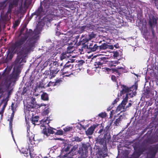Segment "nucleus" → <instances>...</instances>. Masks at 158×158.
<instances>
[{"instance_id": "nucleus-47", "label": "nucleus", "mask_w": 158, "mask_h": 158, "mask_svg": "<svg viewBox=\"0 0 158 158\" xmlns=\"http://www.w3.org/2000/svg\"><path fill=\"white\" fill-rule=\"evenodd\" d=\"M73 48V46H69L67 48V51L69 52H72L73 50H72Z\"/></svg>"}, {"instance_id": "nucleus-41", "label": "nucleus", "mask_w": 158, "mask_h": 158, "mask_svg": "<svg viewBox=\"0 0 158 158\" xmlns=\"http://www.w3.org/2000/svg\"><path fill=\"white\" fill-rule=\"evenodd\" d=\"M52 60H48L47 61H46L44 64L43 65L44 66V67H47L48 65L49 64V66L50 67V64L51 63V62H52Z\"/></svg>"}, {"instance_id": "nucleus-37", "label": "nucleus", "mask_w": 158, "mask_h": 158, "mask_svg": "<svg viewBox=\"0 0 158 158\" xmlns=\"http://www.w3.org/2000/svg\"><path fill=\"white\" fill-rule=\"evenodd\" d=\"M66 53L65 52H63L61 54L60 56V60H63L64 59H66L67 58L66 57Z\"/></svg>"}, {"instance_id": "nucleus-31", "label": "nucleus", "mask_w": 158, "mask_h": 158, "mask_svg": "<svg viewBox=\"0 0 158 158\" xmlns=\"http://www.w3.org/2000/svg\"><path fill=\"white\" fill-rule=\"evenodd\" d=\"M12 92V91L11 90H9L8 92L7 96L5 98H4L3 99V101H4V102H6L7 104L9 100V98Z\"/></svg>"}, {"instance_id": "nucleus-63", "label": "nucleus", "mask_w": 158, "mask_h": 158, "mask_svg": "<svg viewBox=\"0 0 158 158\" xmlns=\"http://www.w3.org/2000/svg\"><path fill=\"white\" fill-rule=\"evenodd\" d=\"M116 69H117L118 70H119V71H122L123 72V70L124 69L122 67H118Z\"/></svg>"}, {"instance_id": "nucleus-34", "label": "nucleus", "mask_w": 158, "mask_h": 158, "mask_svg": "<svg viewBox=\"0 0 158 158\" xmlns=\"http://www.w3.org/2000/svg\"><path fill=\"white\" fill-rule=\"evenodd\" d=\"M28 90V86H24L23 88V91L21 93V95H24L26 93L27 91Z\"/></svg>"}, {"instance_id": "nucleus-20", "label": "nucleus", "mask_w": 158, "mask_h": 158, "mask_svg": "<svg viewBox=\"0 0 158 158\" xmlns=\"http://www.w3.org/2000/svg\"><path fill=\"white\" fill-rule=\"evenodd\" d=\"M151 152L152 153V156L149 158H153L156 155L158 150L155 145L151 147L150 150Z\"/></svg>"}, {"instance_id": "nucleus-42", "label": "nucleus", "mask_w": 158, "mask_h": 158, "mask_svg": "<svg viewBox=\"0 0 158 158\" xmlns=\"http://www.w3.org/2000/svg\"><path fill=\"white\" fill-rule=\"evenodd\" d=\"M73 141H75L76 142H81L82 140V139L79 138L78 136H75L73 138Z\"/></svg>"}, {"instance_id": "nucleus-60", "label": "nucleus", "mask_w": 158, "mask_h": 158, "mask_svg": "<svg viewBox=\"0 0 158 158\" xmlns=\"http://www.w3.org/2000/svg\"><path fill=\"white\" fill-rule=\"evenodd\" d=\"M119 100V98H116L113 101V102L112 103V105H114V104L116 103Z\"/></svg>"}, {"instance_id": "nucleus-58", "label": "nucleus", "mask_w": 158, "mask_h": 158, "mask_svg": "<svg viewBox=\"0 0 158 158\" xmlns=\"http://www.w3.org/2000/svg\"><path fill=\"white\" fill-rule=\"evenodd\" d=\"M132 87V88H134V89H135V90H136L138 88V84L137 82H135V85H133Z\"/></svg>"}, {"instance_id": "nucleus-48", "label": "nucleus", "mask_w": 158, "mask_h": 158, "mask_svg": "<svg viewBox=\"0 0 158 158\" xmlns=\"http://www.w3.org/2000/svg\"><path fill=\"white\" fill-rule=\"evenodd\" d=\"M37 87H38L36 86L35 87V88L33 89V91H35V92H38L40 93L41 92V89Z\"/></svg>"}, {"instance_id": "nucleus-52", "label": "nucleus", "mask_w": 158, "mask_h": 158, "mask_svg": "<svg viewBox=\"0 0 158 158\" xmlns=\"http://www.w3.org/2000/svg\"><path fill=\"white\" fill-rule=\"evenodd\" d=\"M110 125L111 124H110L109 125L105 127V128L104 130V132H109Z\"/></svg>"}, {"instance_id": "nucleus-15", "label": "nucleus", "mask_w": 158, "mask_h": 158, "mask_svg": "<svg viewBox=\"0 0 158 158\" xmlns=\"http://www.w3.org/2000/svg\"><path fill=\"white\" fill-rule=\"evenodd\" d=\"M78 145L77 144L75 145L70 149V151L69 152V153L71 157L77 154L78 148Z\"/></svg>"}, {"instance_id": "nucleus-9", "label": "nucleus", "mask_w": 158, "mask_h": 158, "mask_svg": "<svg viewBox=\"0 0 158 158\" xmlns=\"http://www.w3.org/2000/svg\"><path fill=\"white\" fill-rule=\"evenodd\" d=\"M69 61H68L64 65L62 71L63 73L68 74V75H65L66 76H69L70 75L72 74L71 69L73 68V65L71 64H69Z\"/></svg>"}, {"instance_id": "nucleus-23", "label": "nucleus", "mask_w": 158, "mask_h": 158, "mask_svg": "<svg viewBox=\"0 0 158 158\" xmlns=\"http://www.w3.org/2000/svg\"><path fill=\"white\" fill-rule=\"evenodd\" d=\"M140 30L143 33V35H145L148 32V30L146 27V24H143L142 27L140 28Z\"/></svg>"}, {"instance_id": "nucleus-38", "label": "nucleus", "mask_w": 158, "mask_h": 158, "mask_svg": "<svg viewBox=\"0 0 158 158\" xmlns=\"http://www.w3.org/2000/svg\"><path fill=\"white\" fill-rule=\"evenodd\" d=\"M112 71L116 72V73L119 76L120 74L123 73L122 71H119L118 70L116 69H112Z\"/></svg>"}, {"instance_id": "nucleus-35", "label": "nucleus", "mask_w": 158, "mask_h": 158, "mask_svg": "<svg viewBox=\"0 0 158 158\" xmlns=\"http://www.w3.org/2000/svg\"><path fill=\"white\" fill-rule=\"evenodd\" d=\"M124 107L125 106H123V105L121 103L118 106L117 110L118 111H120L122 110H123L124 109Z\"/></svg>"}, {"instance_id": "nucleus-28", "label": "nucleus", "mask_w": 158, "mask_h": 158, "mask_svg": "<svg viewBox=\"0 0 158 158\" xmlns=\"http://www.w3.org/2000/svg\"><path fill=\"white\" fill-rule=\"evenodd\" d=\"M41 99L44 101H47L48 100V94L46 93H43L41 95Z\"/></svg>"}, {"instance_id": "nucleus-4", "label": "nucleus", "mask_w": 158, "mask_h": 158, "mask_svg": "<svg viewBox=\"0 0 158 158\" xmlns=\"http://www.w3.org/2000/svg\"><path fill=\"white\" fill-rule=\"evenodd\" d=\"M41 31V29L38 27H37L33 31V34H33L34 35L31 37H30L28 39V42L26 43H24L25 45H27V46H30L31 49L33 50L34 48L35 47V44L36 43L37 38L39 37L38 35L40 33Z\"/></svg>"}, {"instance_id": "nucleus-10", "label": "nucleus", "mask_w": 158, "mask_h": 158, "mask_svg": "<svg viewBox=\"0 0 158 158\" xmlns=\"http://www.w3.org/2000/svg\"><path fill=\"white\" fill-rule=\"evenodd\" d=\"M89 41L88 39L85 38L84 37H82L81 39L77 43V45H81V48L83 50L84 49H86L88 47V42Z\"/></svg>"}, {"instance_id": "nucleus-46", "label": "nucleus", "mask_w": 158, "mask_h": 158, "mask_svg": "<svg viewBox=\"0 0 158 158\" xmlns=\"http://www.w3.org/2000/svg\"><path fill=\"white\" fill-rule=\"evenodd\" d=\"M89 38L88 39L89 40H90L93 38H94L95 37V35L94 34L93 32L91 33L90 34H89Z\"/></svg>"}, {"instance_id": "nucleus-49", "label": "nucleus", "mask_w": 158, "mask_h": 158, "mask_svg": "<svg viewBox=\"0 0 158 158\" xmlns=\"http://www.w3.org/2000/svg\"><path fill=\"white\" fill-rule=\"evenodd\" d=\"M55 134L57 135H61L63 134V132L61 130H59L57 131Z\"/></svg>"}, {"instance_id": "nucleus-17", "label": "nucleus", "mask_w": 158, "mask_h": 158, "mask_svg": "<svg viewBox=\"0 0 158 158\" xmlns=\"http://www.w3.org/2000/svg\"><path fill=\"white\" fill-rule=\"evenodd\" d=\"M6 102H4L2 100L0 103V115H3L5 109L7 105Z\"/></svg>"}, {"instance_id": "nucleus-22", "label": "nucleus", "mask_w": 158, "mask_h": 158, "mask_svg": "<svg viewBox=\"0 0 158 158\" xmlns=\"http://www.w3.org/2000/svg\"><path fill=\"white\" fill-rule=\"evenodd\" d=\"M44 80H42L39 82L36 86L40 89H45L46 87V83L44 82Z\"/></svg>"}, {"instance_id": "nucleus-45", "label": "nucleus", "mask_w": 158, "mask_h": 158, "mask_svg": "<svg viewBox=\"0 0 158 158\" xmlns=\"http://www.w3.org/2000/svg\"><path fill=\"white\" fill-rule=\"evenodd\" d=\"M49 108H48L42 112V114L44 115H47L49 113Z\"/></svg>"}, {"instance_id": "nucleus-62", "label": "nucleus", "mask_w": 158, "mask_h": 158, "mask_svg": "<svg viewBox=\"0 0 158 158\" xmlns=\"http://www.w3.org/2000/svg\"><path fill=\"white\" fill-rule=\"evenodd\" d=\"M15 113L14 112H12V113L11 114V115L10 117V121H13V119L14 118V115L15 114Z\"/></svg>"}, {"instance_id": "nucleus-32", "label": "nucleus", "mask_w": 158, "mask_h": 158, "mask_svg": "<svg viewBox=\"0 0 158 158\" xmlns=\"http://www.w3.org/2000/svg\"><path fill=\"white\" fill-rule=\"evenodd\" d=\"M128 99V94H126V96L123 99V100L122 101L121 104H122L123 106H125V105L126 104Z\"/></svg>"}, {"instance_id": "nucleus-5", "label": "nucleus", "mask_w": 158, "mask_h": 158, "mask_svg": "<svg viewBox=\"0 0 158 158\" xmlns=\"http://www.w3.org/2000/svg\"><path fill=\"white\" fill-rule=\"evenodd\" d=\"M96 144L102 146V148L98 149L99 152L101 153V154H102V157L103 158L106 157L108 155V149L106 143L104 142L105 140L104 139L98 138L96 139Z\"/></svg>"}, {"instance_id": "nucleus-61", "label": "nucleus", "mask_w": 158, "mask_h": 158, "mask_svg": "<svg viewBox=\"0 0 158 158\" xmlns=\"http://www.w3.org/2000/svg\"><path fill=\"white\" fill-rule=\"evenodd\" d=\"M27 57V56H25L24 57H23L21 59V61H20L21 63H23V62L25 63L26 62V61L25 60V58Z\"/></svg>"}, {"instance_id": "nucleus-11", "label": "nucleus", "mask_w": 158, "mask_h": 158, "mask_svg": "<svg viewBox=\"0 0 158 158\" xmlns=\"http://www.w3.org/2000/svg\"><path fill=\"white\" fill-rule=\"evenodd\" d=\"M106 58L105 57H101L99 61L97 60L94 63V65L96 69L99 68L102 69H104L102 64L105 63Z\"/></svg>"}, {"instance_id": "nucleus-7", "label": "nucleus", "mask_w": 158, "mask_h": 158, "mask_svg": "<svg viewBox=\"0 0 158 158\" xmlns=\"http://www.w3.org/2000/svg\"><path fill=\"white\" fill-rule=\"evenodd\" d=\"M27 25L25 24L21 28L20 30L19 34V36H20V38L18 40L20 39L21 37L24 36L25 35H28V38L31 37L33 34V31L31 29L28 30L26 28Z\"/></svg>"}, {"instance_id": "nucleus-12", "label": "nucleus", "mask_w": 158, "mask_h": 158, "mask_svg": "<svg viewBox=\"0 0 158 158\" xmlns=\"http://www.w3.org/2000/svg\"><path fill=\"white\" fill-rule=\"evenodd\" d=\"M71 147V145L69 144L65 146L61 150L60 155H63L64 157H67L69 154V152Z\"/></svg>"}, {"instance_id": "nucleus-39", "label": "nucleus", "mask_w": 158, "mask_h": 158, "mask_svg": "<svg viewBox=\"0 0 158 158\" xmlns=\"http://www.w3.org/2000/svg\"><path fill=\"white\" fill-rule=\"evenodd\" d=\"M145 149L144 148H141L136 151L138 153V154H140V155L144 151Z\"/></svg>"}, {"instance_id": "nucleus-59", "label": "nucleus", "mask_w": 158, "mask_h": 158, "mask_svg": "<svg viewBox=\"0 0 158 158\" xmlns=\"http://www.w3.org/2000/svg\"><path fill=\"white\" fill-rule=\"evenodd\" d=\"M86 27V26H83L80 27V31L81 32H83L85 29Z\"/></svg>"}, {"instance_id": "nucleus-24", "label": "nucleus", "mask_w": 158, "mask_h": 158, "mask_svg": "<svg viewBox=\"0 0 158 158\" xmlns=\"http://www.w3.org/2000/svg\"><path fill=\"white\" fill-rule=\"evenodd\" d=\"M42 4L46 9H48L51 5H52V4L50 3L49 1H44Z\"/></svg>"}, {"instance_id": "nucleus-57", "label": "nucleus", "mask_w": 158, "mask_h": 158, "mask_svg": "<svg viewBox=\"0 0 158 158\" xmlns=\"http://www.w3.org/2000/svg\"><path fill=\"white\" fill-rule=\"evenodd\" d=\"M111 80L114 82H116L117 81V78L115 76L112 75L111 76Z\"/></svg>"}, {"instance_id": "nucleus-55", "label": "nucleus", "mask_w": 158, "mask_h": 158, "mask_svg": "<svg viewBox=\"0 0 158 158\" xmlns=\"http://www.w3.org/2000/svg\"><path fill=\"white\" fill-rule=\"evenodd\" d=\"M85 63V62L84 60H81L79 61L78 62V65L79 66H81Z\"/></svg>"}, {"instance_id": "nucleus-54", "label": "nucleus", "mask_w": 158, "mask_h": 158, "mask_svg": "<svg viewBox=\"0 0 158 158\" xmlns=\"http://www.w3.org/2000/svg\"><path fill=\"white\" fill-rule=\"evenodd\" d=\"M11 2L14 6H17L18 4V0H13Z\"/></svg>"}, {"instance_id": "nucleus-26", "label": "nucleus", "mask_w": 158, "mask_h": 158, "mask_svg": "<svg viewBox=\"0 0 158 158\" xmlns=\"http://www.w3.org/2000/svg\"><path fill=\"white\" fill-rule=\"evenodd\" d=\"M105 133L103 139H106L108 141H109L111 139V136L109 132H104Z\"/></svg>"}, {"instance_id": "nucleus-50", "label": "nucleus", "mask_w": 158, "mask_h": 158, "mask_svg": "<svg viewBox=\"0 0 158 158\" xmlns=\"http://www.w3.org/2000/svg\"><path fill=\"white\" fill-rule=\"evenodd\" d=\"M118 63H119V62L117 61H111L110 66H115L116 65H114V64H118Z\"/></svg>"}, {"instance_id": "nucleus-25", "label": "nucleus", "mask_w": 158, "mask_h": 158, "mask_svg": "<svg viewBox=\"0 0 158 158\" xmlns=\"http://www.w3.org/2000/svg\"><path fill=\"white\" fill-rule=\"evenodd\" d=\"M39 118V117L37 116H35L34 117H32L31 121L32 124L34 125L36 124V123L38 122Z\"/></svg>"}, {"instance_id": "nucleus-16", "label": "nucleus", "mask_w": 158, "mask_h": 158, "mask_svg": "<svg viewBox=\"0 0 158 158\" xmlns=\"http://www.w3.org/2000/svg\"><path fill=\"white\" fill-rule=\"evenodd\" d=\"M98 124H94L89 127L86 131V134L87 135H91L93 133L95 128L98 126Z\"/></svg>"}, {"instance_id": "nucleus-51", "label": "nucleus", "mask_w": 158, "mask_h": 158, "mask_svg": "<svg viewBox=\"0 0 158 158\" xmlns=\"http://www.w3.org/2000/svg\"><path fill=\"white\" fill-rule=\"evenodd\" d=\"M99 116L102 118L106 117V113L105 112H102L98 115Z\"/></svg>"}, {"instance_id": "nucleus-3", "label": "nucleus", "mask_w": 158, "mask_h": 158, "mask_svg": "<svg viewBox=\"0 0 158 158\" xmlns=\"http://www.w3.org/2000/svg\"><path fill=\"white\" fill-rule=\"evenodd\" d=\"M51 62L49 67L50 71H46L44 73L45 78L49 79L54 77L60 71L61 67L63 66V64H60L58 61H52Z\"/></svg>"}, {"instance_id": "nucleus-13", "label": "nucleus", "mask_w": 158, "mask_h": 158, "mask_svg": "<svg viewBox=\"0 0 158 158\" xmlns=\"http://www.w3.org/2000/svg\"><path fill=\"white\" fill-rule=\"evenodd\" d=\"M89 146L86 144H83L81 147V152H79V153H82L81 157L82 158H86L87 156L86 154L88 152V148Z\"/></svg>"}, {"instance_id": "nucleus-43", "label": "nucleus", "mask_w": 158, "mask_h": 158, "mask_svg": "<svg viewBox=\"0 0 158 158\" xmlns=\"http://www.w3.org/2000/svg\"><path fill=\"white\" fill-rule=\"evenodd\" d=\"M73 129L72 127H66L64 128L63 130L65 132H68L72 130Z\"/></svg>"}, {"instance_id": "nucleus-56", "label": "nucleus", "mask_w": 158, "mask_h": 158, "mask_svg": "<svg viewBox=\"0 0 158 158\" xmlns=\"http://www.w3.org/2000/svg\"><path fill=\"white\" fill-rule=\"evenodd\" d=\"M14 104L13 103H12L11 107V109L12 111V112H14V113H15V108L14 106Z\"/></svg>"}, {"instance_id": "nucleus-29", "label": "nucleus", "mask_w": 158, "mask_h": 158, "mask_svg": "<svg viewBox=\"0 0 158 158\" xmlns=\"http://www.w3.org/2000/svg\"><path fill=\"white\" fill-rule=\"evenodd\" d=\"M108 45L106 43H104L100 46H98L99 50H103L108 48Z\"/></svg>"}, {"instance_id": "nucleus-27", "label": "nucleus", "mask_w": 158, "mask_h": 158, "mask_svg": "<svg viewBox=\"0 0 158 158\" xmlns=\"http://www.w3.org/2000/svg\"><path fill=\"white\" fill-rule=\"evenodd\" d=\"M131 88H129L128 87L125 86L124 87V88L122 89L121 91L122 94H123L124 93H128L130 91H131Z\"/></svg>"}, {"instance_id": "nucleus-36", "label": "nucleus", "mask_w": 158, "mask_h": 158, "mask_svg": "<svg viewBox=\"0 0 158 158\" xmlns=\"http://www.w3.org/2000/svg\"><path fill=\"white\" fill-rule=\"evenodd\" d=\"M32 0H25L23 3L24 7H27L28 5H29L31 2Z\"/></svg>"}, {"instance_id": "nucleus-44", "label": "nucleus", "mask_w": 158, "mask_h": 158, "mask_svg": "<svg viewBox=\"0 0 158 158\" xmlns=\"http://www.w3.org/2000/svg\"><path fill=\"white\" fill-rule=\"evenodd\" d=\"M120 116H120L118 118H117L114 122V124L117 126V124H119L121 121V118H120Z\"/></svg>"}, {"instance_id": "nucleus-33", "label": "nucleus", "mask_w": 158, "mask_h": 158, "mask_svg": "<svg viewBox=\"0 0 158 158\" xmlns=\"http://www.w3.org/2000/svg\"><path fill=\"white\" fill-rule=\"evenodd\" d=\"M12 56L11 55H7L5 59L4 60V63H7L9 60H10L12 59Z\"/></svg>"}, {"instance_id": "nucleus-8", "label": "nucleus", "mask_w": 158, "mask_h": 158, "mask_svg": "<svg viewBox=\"0 0 158 158\" xmlns=\"http://www.w3.org/2000/svg\"><path fill=\"white\" fill-rule=\"evenodd\" d=\"M158 19L157 18L155 17L153 15L151 16L149 18L148 24L151 28L152 34L154 37L155 36V31L153 28L157 24V21Z\"/></svg>"}, {"instance_id": "nucleus-64", "label": "nucleus", "mask_w": 158, "mask_h": 158, "mask_svg": "<svg viewBox=\"0 0 158 158\" xmlns=\"http://www.w3.org/2000/svg\"><path fill=\"white\" fill-rule=\"evenodd\" d=\"M63 155H60V158H72V157H71V156H67V157H64V156H63Z\"/></svg>"}, {"instance_id": "nucleus-14", "label": "nucleus", "mask_w": 158, "mask_h": 158, "mask_svg": "<svg viewBox=\"0 0 158 158\" xmlns=\"http://www.w3.org/2000/svg\"><path fill=\"white\" fill-rule=\"evenodd\" d=\"M45 14V11L43 10L41 5L38 8L37 10L35 12L34 14L37 16L41 17Z\"/></svg>"}, {"instance_id": "nucleus-19", "label": "nucleus", "mask_w": 158, "mask_h": 158, "mask_svg": "<svg viewBox=\"0 0 158 158\" xmlns=\"http://www.w3.org/2000/svg\"><path fill=\"white\" fill-rule=\"evenodd\" d=\"M61 81V80L60 79L56 80L55 82L50 81L48 84L46 85V87H49L50 86H55L56 85H59L60 82Z\"/></svg>"}, {"instance_id": "nucleus-40", "label": "nucleus", "mask_w": 158, "mask_h": 158, "mask_svg": "<svg viewBox=\"0 0 158 158\" xmlns=\"http://www.w3.org/2000/svg\"><path fill=\"white\" fill-rule=\"evenodd\" d=\"M20 22L19 20H16L15 21V23H13V27L15 28L17 27L19 24Z\"/></svg>"}, {"instance_id": "nucleus-2", "label": "nucleus", "mask_w": 158, "mask_h": 158, "mask_svg": "<svg viewBox=\"0 0 158 158\" xmlns=\"http://www.w3.org/2000/svg\"><path fill=\"white\" fill-rule=\"evenodd\" d=\"M6 68L0 76V81L5 85L8 84L10 85L12 82L15 83L17 81L21 72L19 68L14 69L11 73L9 75L8 73H6Z\"/></svg>"}, {"instance_id": "nucleus-18", "label": "nucleus", "mask_w": 158, "mask_h": 158, "mask_svg": "<svg viewBox=\"0 0 158 158\" xmlns=\"http://www.w3.org/2000/svg\"><path fill=\"white\" fill-rule=\"evenodd\" d=\"M86 49H88L89 50L90 52H94L97 50H99L98 46L97 44H95L93 45V44H91L88 46V47L86 48Z\"/></svg>"}, {"instance_id": "nucleus-53", "label": "nucleus", "mask_w": 158, "mask_h": 158, "mask_svg": "<svg viewBox=\"0 0 158 158\" xmlns=\"http://www.w3.org/2000/svg\"><path fill=\"white\" fill-rule=\"evenodd\" d=\"M12 122H13V121L10 120L9 124V128L11 131L12 134V132H13L12 129V127H13Z\"/></svg>"}, {"instance_id": "nucleus-30", "label": "nucleus", "mask_w": 158, "mask_h": 158, "mask_svg": "<svg viewBox=\"0 0 158 158\" xmlns=\"http://www.w3.org/2000/svg\"><path fill=\"white\" fill-rule=\"evenodd\" d=\"M140 156V154H138L136 151L132 154L129 158H139Z\"/></svg>"}, {"instance_id": "nucleus-1", "label": "nucleus", "mask_w": 158, "mask_h": 158, "mask_svg": "<svg viewBox=\"0 0 158 158\" xmlns=\"http://www.w3.org/2000/svg\"><path fill=\"white\" fill-rule=\"evenodd\" d=\"M28 36L26 34L24 36L21 37L15 42L14 47L15 52L17 54V58L14 62L15 65L21 64V60L23 57L27 56L33 50L31 49L30 46H27L24 44L28 38Z\"/></svg>"}, {"instance_id": "nucleus-21", "label": "nucleus", "mask_w": 158, "mask_h": 158, "mask_svg": "<svg viewBox=\"0 0 158 158\" xmlns=\"http://www.w3.org/2000/svg\"><path fill=\"white\" fill-rule=\"evenodd\" d=\"M27 136L28 137L30 143L31 144L33 145L35 144L34 141V137L35 135L34 134H33L32 133H31L30 134L29 133H28Z\"/></svg>"}, {"instance_id": "nucleus-6", "label": "nucleus", "mask_w": 158, "mask_h": 158, "mask_svg": "<svg viewBox=\"0 0 158 158\" xmlns=\"http://www.w3.org/2000/svg\"><path fill=\"white\" fill-rule=\"evenodd\" d=\"M48 118H44L41 120L40 123L41 124V127H44L42 131V133L46 136H48L51 134H53L55 133L51 128H48V129L46 128V125H48L50 123V121L48 120Z\"/></svg>"}]
</instances>
